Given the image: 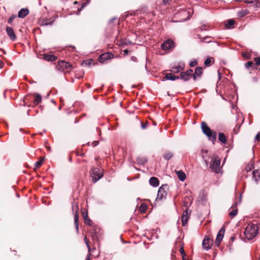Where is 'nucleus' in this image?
Masks as SVG:
<instances>
[{"instance_id": "603ef678", "label": "nucleus", "mask_w": 260, "mask_h": 260, "mask_svg": "<svg viewBox=\"0 0 260 260\" xmlns=\"http://www.w3.org/2000/svg\"><path fill=\"white\" fill-rule=\"evenodd\" d=\"M255 139L257 141H260V136L258 134H257L255 136Z\"/></svg>"}, {"instance_id": "473e14b6", "label": "nucleus", "mask_w": 260, "mask_h": 260, "mask_svg": "<svg viewBox=\"0 0 260 260\" xmlns=\"http://www.w3.org/2000/svg\"><path fill=\"white\" fill-rule=\"evenodd\" d=\"M211 38V37L210 36H206L203 38H200V41L201 42H205V43H210L212 42L211 40H210L209 39Z\"/></svg>"}, {"instance_id": "39448f33", "label": "nucleus", "mask_w": 260, "mask_h": 260, "mask_svg": "<svg viewBox=\"0 0 260 260\" xmlns=\"http://www.w3.org/2000/svg\"><path fill=\"white\" fill-rule=\"evenodd\" d=\"M175 43L171 39H168L165 41L161 45L162 50L167 51H170L175 48Z\"/></svg>"}, {"instance_id": "2f4dec72", "label": "nucleus", "mask_w": 260, "mask_h": 260, "mask_svg": "<svg viewBox=\"0 0 260 260\" xmlns=\"http://www.w3.org/2000/svg\"><path fill=\"white\" fill-rule=\"evenodd\" d=\"M173 156V154L171 152H168L164 154V158L166 160H170Z\"/></svg>"}, {"instance_id": "bf43d9fd", "label": "nucleus", "mask_w": 260, "mask_h": 260, "mask_svg": "<svg viewBox=\"0 0 260 260\" xmlns=\"http://www.w3.org/2000/svg\"><path fill=\"white\" fill-rule=\"evenodd\" d=\"M69 160L70 161H72V158L71 157L69 158Z\"/></svg>"}, {"instance_id": "72a5a7b5", "label": "nucleus", "mask_w": 260, "mask_h": 260, "mask_svg": "<svg viewBox=\"0 0 260 260\" xmlns=\"http://www.w3.org/2000/svg\"><path fill=\"white\" fill-rule=\"evenodd\" d=\"M235 20L234 19H229L228 21V23L225 24V26L227 28H231V26L235 24Z\"/></svg>"}, {"instance_id": "5fc2aeb1", "label": "nucleus", "mask_w": 260, "mask_h": 260, "mask_svg": "<svg viewBox=\"0 0 260 260\" xmlns=\"http://www.w3.org/2000/svg\"><path fill=\"white\" fill-rule=\"evenodd\" d=\"M125 54L127 55L128 53V50L127 49H125L123 51Z\"/></svg>"}, {"instance_id": "ddd939ff", "label": "nucleus", "mask_w": 260, "mask_h": 260, "mask_svg": "<svg viewBox=\"0 0 260 260\" xmlns=\"http://www.w3.org/2000/svg\"><path fill=\"white\" fill-rule=\"evenodd\" d=\"M184 64L183 63H179L177 66L172 67L171 71L174 73H178L184 69Z\"/></svg>"}, {"instance_id": "412c9836", "label": "nucleus", "mask_w": 260, "mask_h": 260, "mask_svg": "<svg viewBox=\"0 0 260 260\" xmlns=\"http://www.w3.org/2000/svg\"><path fill=\"white\" fill-rule=\"evenodd\" d=\"M203 68L201 67H198L196 69L194 74H192L193 79L196 80L197 78L200 77L202 73Z\"/></svg>"}, {"instance_id": "bb28decb", "label": "nucleus", "mask_w": 260, "mask_h": 260, "mask_svg": "<svg viewBox=\"0 0 260 260\" xmlns=\"http://www.w3.org/2000/svg\"><path fill=\"white\" fill-rule=\"evenodd\" d=\"M78 206L77 203L74 201L72 203V210L75 214H78Z\"/></svg>"}, {"instance_id": "6ab92c4d", "label": "nucleus", "mask_w": 260, "mask_h": 260, "mask_svg": "<svg viewBox=\"0 0 260 260\" xmlns=\"http://www.w3.org/2000/svg\"><path fill=\"white\" fill-rule=\"evenodd\" d=\"M236 204L233 205L231 207L232 210L229 212V215L232 218L236 216L238 213V209L236 208Z\"/></svg>"}, {"instance_id": "c03bdc74", "label": "nucleus", "mask_w": 260, "mask_h": 260, "mask_svg": "<svg viewBox=\"0 0 260 260\" xmlns=\"http://www.w3.org/2000/svg\"><path fill=\"white\" fill-rule=\"evenodd\" d=\"M15 16H13H13H11V17L8 19V23H11L13 21V19H14V18H15Z\"/></svg>"}, {"instance_id": "c9c22d12", "label": "nucleus", "mask_w": 260, "mask_h": 260, "mask_svg": "<svg viewBox=\"0 0 260 260\" xmlns=\"http://www.w3.org/2000/svg\"><path fill=\"white\" fill-rule=\"evenodd\" d=\"M252 5L255 8L260 7V2L258 1V0H254Z\"/></svg>"}, {"instance_id": "680f3d73", "label": "nucleus", "mask_w": 260, "mask_h": 260, "mask_svg": "<svg viewBox=\"0 0 260 260\" xmlns=\"http://www.w3.org/2000/svg\"><path fill=\"white\" fill-rule=\"evenodd\" d=\"M77 3V2H76V1H75V2H74V4H76Z\"/></svg>"}, {"instance_id": "393cba45", "label": "nucleus", "mask_w": 260, "mask_h": 260, "mask_svg": "<svg viewBox=\"0 0 260 260\" xmlns=\"http://www.w3.org/2000/svg\"><path fill=\"white\" fill-rule=\"evenodd\" d=\"M35 98L34 101V104L35 105H38L41 102V101L42 100V96L38 93H35Z\"/></svg>"}, {"instance_id": "c85d7f7f", "label": "nucleus", "mask_w": 260, "mask_h": 260, "mask_svg": "<svg viewBox=\"0 0 260 260\" xmlns=\"http://www.w3.org/2000/svg\"><path fill=\"white\" fill-rule=\"evenodd\" d=\"M255 64H254V63L252 61H248L245 64V67L247 69H254L255 68Z\"/></svg>"}, {"instance_id": "37998d69", "label": "nucleus", "mask_w": 260, "mask_h": 260, "mask_svg": "<svg viewBox=\"0 0 260 260\" xmlns=\"http://www.w3.org/2000/svg\"><path fill=\"white\" fill-rule=\"evenodd\" d=\"M254 61L256 65H260V57H256L254 58Z\"/></svg>"}, {"instance_id": "b1692460", "label": "nucleus", "mask_w": 260, "mask_h": 260, "mask_svg": "<svg viewBox=\"0 0 260 260\" xmlns=\"http://www.w3.org/2000/svg\"><path fill=\"white\" fill-rule=\"evenodd\" d=\"M176 173L180 181H183L185 179L186 175L182 171H176Z\"/></svg>"}, {"instance_id": "09e8293b", "label": "nucleus", "mask_w": 260, "mask_h": 260, "mask_svg": "<svg viewBox=\"0 0 260 260\" xmlns=\"http://www.w3.org/2000/svg\"><path fill=\"white\" fill-rule=\"evenodd\" d=\"M84 242H85L86 246L89 245V241H88L86 236L84 237Z\"/></svg>"}, {"instance_id": "f8f14e48", "label": "nucleus", "mask_w": 260, "mask_h": 260, "mask_svg": "<svg viewBox=\"0 0 260 260\" xmlns=\"http://www.w3.org/2000/svg\"><path fill=\"white\" fill-rule=\"evenodd\" d=\"M54 21L55 19L53 18H43L40 21V25L42 26L51 25Z\"/></svg>"}, {"instance_id": "4be33fe9", "label": "nucleus", "mask_w": 260, "mask_h": 260, "mask_svg": "<svg viewBox=\"0 0 260 260\" xmlns=\"http://www.w3.org/2000/svg\"><path fill=\"white\" fill-rule=\"evenodd\" d=\"M82 215H83V217L85 223L88 225H90V226L91 225V224L92 223V221H91V220L90 218H88L87 212H83L82 213Z\"/></svg>"}, {"instance_id": "864d4df0", "label": "nucleus", "mask_w": 260, "mask_h": 260, "mask_svg": "<svg viewBox=\"0 0 260 260\" xmlns=\"http://www.w3.org/2000/svg\"><path fill=\"white\" fill-rule=\"evenodd\" d=\"M3 62L0 60V68H2L3 67Z\"/></svg>"}, {"instance_id": "49530a36", "label": "nucleus", "mask_w": 260, "mask_h": 260, "mask_svg": "<svg viewBox=\"0 0 260 260\" xmlns=\"http://www.w3.org/2000/svg\"><path fill=\"white\" fill-rule=\"evenodd\" d=\"M254 0H244V3L246 4H252L253 3Z\"/></svg>"}, {"instance_id": "a18cd8bd", "label": "nucleus", "mask_w": 260, "mask_h": 260, "mask_svg": "<svg viewBox=\"0 0 260 260\" xmlns=\"http://www.w3.org/2000/svg\"><path fill=\"white\" fill-rule=\"evenodd\" d=\"M197 64V62L196 61H191L190 62L189 65L190 67H194Z\"/></svg>"}, {"instance_id": "dca6fc26", "label": "nucleus", "mask_w": 260, "mask_h": 260, "mask_svg": "<svg viewBox=\"0 0 260 260\" xmlns=\"http://www.w3.org/2000/svg\"><path fill=\"white\" fill-rule=\"evenodd\" d=\"M163 79V80H170L174 81L180 79V77L179 76H176L174 75L172 73H167Z\"/></svg>"}, {"instance_id": "423d86ee", "label": "nucleus", "mask_w": 260, "mask_h": 260, "mask_svg": "<svg viewBox=\"0 0 260 260\" xmlns=\"http://www.w3.org/2000/svg\"><path fill=\"white\" fill-rule=\"evenodd\" d=\"M56 67L58 70L65 72H69L72 70V66L64 61H59Z\"/></svg>"}, {"instance_id": "de8ad7c7", "label": "nucleus", "mask_w": 260, "mask_h": 260, "mask_svg": "<svg viewBox=\"0 0 260 260\" xmlns=\"http://www.w3.org/2000/svg\"><path fill=\"white\" fill-rule=\"evenodd\" d=\"M98 144H99V142L98 141H94L92 142V146L93 147H95V146H96L98 145Z\"/></svg>"}, {"instance_id": "5701e85b", "label": "nucleus", "mask_w": 260, "mask_h": 260, "mask_svg": "<svg viewBox=\"0 0 260 260\" xmlns=\"http://www.w3.org/2000/svg\"><path fill=\"white\" fill-rule=\"evenodd\" d=\"M43 58L48 61H53L56 59L57 57L54 55L52 54H45L44 55Z\"/></svg>"}, {"instance_id": "20e7f679", "label": "nucleus", "mask_w": 260, "mask_h": 260, "mask_svg": "<svg viewBox=\"0 0 260 260\" xmlns=\"http://www.w3.org/2000/svg\"><path fill=\"white\" fill-rule=\"evenodd\" d=\"M212 161L210 166L211 169L215 173H218L220 171V159L216 155H213Z\"/></svg>"}, {"instance_id": "7c9ffc66", "label": "nucleus", "mask_w": 260, "mask_h": 260, "mask_svg": "<svg viewBox=\"0 0 260 260\" xmlns=\"http://www.w3.org/2000/svg\"><path fill=\"white\" fill-rule=\"evenodd\" d=\"M44 160V158L43 157H41L39 160H38L35 162V167L36 168H40L41 166V165H42Z\"/></svg>"}, {"instance_id": "4d7b16f0", "label": "nucleus", "mask_w": 260, "mask_h": 260, "mask_svg": "<svg viewBox=\"0 0 260 260\" xmlns=\"http://www.w3.org/2000/svg\"><path fill=\"white\" fill-rule=\"evenodd\" d=\"M86 4V3L83 4L82 6L81 7V9L85 7Z\"/></svg>"}, {"instance_id": "f257e3e1", "label": "nucleus", "mask_w": 260, "mask_h": 260, "mask_svg": "<svg viewBox=\"0 0 260 260\" xmlns=\"http://www.w3.org/2000/svg\"><path fill=\"white\" fill-rule=\"evenodd\" d=\"M258 234V226L254 223H250L246 227L244 235L248 240L254 238Z\"/></svg>"}, {"instance_id": "a878e982", "label": "nucleus", "mask_w": 260, "mask_h": 260, "mask_svg": "<svg viewBox=\"0 0 260 260\" xmlns=\"http://www.w3.org/2000/svg\"><path fill=\"white\" fill-rule=\"evenodd\" d=\"M218 140L222 143H225L226 142V138L225 135L222 133H219L218 134Z\"/></svg>"}, {"instance_id": "1a4fd4ad", "label": "nucleus", "mask_w": 260, "mask_h": 260, "mask_svg": "<svg viewBox=\"0 0 260 260\" xmlns=\"http://www.w3.org/2000/svg\"><path fill=\"white\" fill-rule=\"evenodd\" d=\"M224 233H225V229L224 228H222L219 231V232L217 235L216 240H215V244L216 246H219L220 243L223 238Z\"/></svg>"}, {"instance_id": "6e6d98bb", "label": "nucleus", "mask_w": 260, "mask_h": 260, "mask_svg": "<svg viewBox=\"0 0 260 260\" xmlns=\"http://www.w3.org/2000/svg\"><path fill=\"white\" fill-rule=\"evenodd\" d=\"M116 18H112V19L110 21V22H112L113 20H116Z\"/></svg>"}, {"instance_id": "ea45409f", "label": "nucleus", "mask_w": 260, "mask_h": 260, "mask_svg": "<svg viewBox=\"0 0 260 260\" xmlns=\"http://www.w3.org/2000/svg\"><path fill=\"white\" fill-rule=\"evenodd\" d=\"M180 252L182 254L183 260H184V257L186 256V254L183 247L180 248Z\"/></svg>"}, {"instance_id": "7ed1b4c3", "label": "nucleus", "mask_w": 260, "mask_h": 260, "mask_svg": "<svg viewBox=\"0 0 260 260\" xmlns=\"http://www.w3.org/2000/svg\"><path fill=\"white\" fill-rule=\"evenodd\" d=\"M91 176L94 182L99 180L103 176V172L98 168H92L90 171Z\"/></svg>"}, {"instance_id": "9d476101", "label": "nucleus", "mask_w": 260, "mask_h": 260, "mask_svg": "<svg viewBox=\"0 0 260 260\" xmlns=\"http://www.w3.org/2000/svg\"><path fill=\"white\" fill-rule=\"evenodd\" d=\"M113 55L110 52H107L102 54L98 57V61L100 63H104L107 60L111 58Z\"/></svg>"}, {"instance_id": "58836bf2", "label": "nucleus", "mask_w": 260, "mask_h": 260, "mask_svg": "<svg viewBox=\"0 0 260 260\" xmlns=\"http://www.w3.org/2000/svg\"><path fill=\"white\" fill-rule=\"evenodd\" d=\"M87 247L88 248V251L89 252V253H90L91 252V248L89 246V245L87 246ZM91 255V254L90 253H89L88 254V255H87L86 258H85V260H90V256Z\"/></svg>"}, {"instance_id": "f704fd0d", "label": "nucleus", "mask_w": 260, "mask_h": 260, "mask_svg": "<svg viewBox=\"0 0 260 260\" xmlns=\"http://www.w3.org/2000/svg\"><path fill=\"white\" fill-rule=\"evenodd\" d=\"M212 59H213V58L211 57L207 58L204 61V64L207 67L210 66Z\"/></svg>"}, {"instance_id": "8fccbe9b", "label": "nucleus", "mask_w": 260, "mask_h": 260, "mask_svg": "<svg viewBox=\"0 0 260 260\" xmlns=\"http://www.w3.org/2000/svg\"><path fill=\"white\" fill-rule=\"evenodd\" d=\"M172 0H163L162 3L164 5H166L167 4H169L170 2L172 1Z\"/></svg>"}, {"instance_id": "0eeeda50", "label": "nucleus", "mask_w": 260, "mask_h": 260, "mask_svg": "<svg viewBox=\"0 0 260 260\" xmlns=\"http://www.w3.org/2000/svg\"><path fill=\"white\" fill-rule=\"evenodd\" d=\"M213 244V240L206 236L202 242L203 248L205 250H208L210 249Z\"/></svg>"}, {"instance_id": "2eb2a0df", "label": "nucleus", "mask_w": 260, "mask_h": 260, "mask_svg": "<svg viewBox=\"0 0 260 260\" xmlns=\"http://www.w3.org/2000/svg\"><path fill=\"white\" fill-rule=\"evenodd\" d=\"M7 32L10 38V39L12 41H15L16 39V36L15 35L13 29L11 27H7L6 28Z\"/></svg>"}, {"instance_id": "4c0bfd02", "label": "nucleus", "mask_w": 260, "mask_h": 260, "mask_svg": "<svg viewBox=\"0 0 260 260\" xmlns=\"http://www.w3.org/2000/svg\"><path fill=\"white\" fill-rule=\"evenodd\" d=\"M137 161L139 163L142 164H144L147 162V160L145 158H139L137 159Z\"/></svg>"}, {"instance_id": "a211bd4d", "label": "nucleus", "mask_w": 260, "mask_h": 260, "mask_svg": "<svg viewBox=\"0 0 260 260\" xmlns=\"http://www.w3.org/2000/svg\"><path fill=\"white\" fill-rule=\"evenodd\" d=\"M149 182L151 186L157 187L159 185V182L157 178L152 177L150 178Z\"/></svg>"}, {"instance_id": "6e6552de", "label": "nucleus", "mask_w": 260, "mask_h": 260, "mask_svg": "<svg viewBox=\"0 0 260 260\" xmlns=\"http://www.w3.org/2000/svg\"><path fill=\"white\" fill-rule=\"evenodd\" d=\"M193 71L191 69H188L186 72H182L180 74V78L186 81L190 79L192 76Z\"/></svg>"}, {"instance_id": "f03ea898", "label": "nucleus", "mask_w": 260, "mask_h": 260, "mask_svg": "<svg viewBox=\"0 0 260 260\" xmlns=\"http://www.w3.org/2000/svg\"><path fill=\"white\" fill-rule=\"evenodd\" d=\"M201 128L203 133L208 138L210 141L214 142L216 140V133L212 132L206 123L203 121L201 123Z\"/></svg>"}, {"instance_id": "4468645a", "label": "nucleus", "mask_w": 260, "mask_h": 260, "mask_svg": "<svg viewBox=\"0 0 260 260\" xmlns=\"http://www.w3.org/2000/svg\"><path fill=\"white\" fill-rule=\"evenodd\" d=\"M252 178L257 184L258 181H260V169L254 170L252 172Z\"/></svg>"}, {"instance_id": "79ce46f5", "label": "nucleus", "mask_w": 260, "mask_h": 260, "mask_svg": "<svg viewBox=\"0 0 260 260\" xmlns=\"http://www.w3.org/2000/svg\"><path fill=\"white\" fill-rule=\"evenodd\" d=\"M147 125H148L147 122H145V123L141 122V127L142 129H146L147 127Z\"/></svg>"}, {"instance_id": "f3484780", "label": "nucleus", "mask_w": 260, "mask_h": 260, "mask_svg": "<svg viewBox=\"0 0 260 260\" xmlns=\"http://www.w3.org/2000/svg\"><path fill=\"white\" fill-rule=\"evenodd\" d=\"M29 13V10L27 8L21 9L18 14V16L19 18H23L27 16Z\"/></svg>"}, {"instance_id": "e433bc0d", "label": "nucleus", "mask_w": 260, "mask_h": 260, "mask_svg": "<svg viewBox=\"0 0 260 260\" xmlns=\"http://www.w3.org/2000/svg\"><path fill=\"white\" fill-rule=\"evenodd\" d=\"M92 61V60L91 59H90L89 60H85L83 61L82 64L84 65L85 66H88L90 64Z\"/></svg>"}, {"instance_id": "9b49d317", "label": "nucleus", "mask_w": 260, "mask_h": 260, "mask_svg": "<svg viewBox=\"0 0 260 260\" xmlns=\"http://www.w3.org/2000/svg\"><path fill=\"white\" fill-rule=\"evenodd\" d=\"M167 195V192L166 190L163 186H161L158 189L156 200H162L166 198Z\"/></svg>"}, {"instance_id": "052dcab7", "label": "nucleus", "mask_w": 260, "mask_h": 260, "mask_svg": "<svg viewBox=\"0 0 260 260\" xmlns=\"http://www.w3.org/2000/svg\"><path fill=\"white\" fill-rule=\"evenodd\" d=\"M205 162L207 165L208 164L207 161L206 159H205Z\"/></svg>"}, {"instance_id": "aec40b11", "label": "nucleus", "mask_w": 260, "mask_h": 260, "mask_svg": "<svg viewBox=\"0 0 260 260\" xmlns=\"http://www.w3.org/2000/svg\"><path fill=\"white\" fill-rule=\"evenodd\" d=\"M188 213L187 210H186L183 212V213L182 216V221L183 226H185L188 220Z\"/></svg>"}, {"instance_id": "c756f323", "label": "nucleus", "mask_w": 260, "mask_h": 260, "mask_svg": "<svg viewBox=\"0 0 260 260\" xmlns=\"http://www.w3.org/2000/svg\"><path fill=\"white\" fill-rule=\"evenodd\" d=\"M78 214H74V224L75 225L76 229L77 231L79 230L78 227Z\"/></svg>"}, {"instance_id": "3c124183", "label": "nucleus", "mask_w": 260, "mask_h": 260, "mask_svg": "<svg viewBox=\"0 0 260 260\" xmlns=\"http://www.w3.org/2000/svg\"><path fill=\"white\" fill-rule=\"evenodd\" d=\"M251 168H253V167L252 166V165H251L249 168V166H247V168H246L247 169V171L248 172L249 171H251Z\"/></svg>"}, {"instance_id": "13d9d810", "label": "nucleus", "mask_w": 260, "mask_h": 260, "mask_svg": "<svg viewBox=\"0 0 260 260\" xmlns=\"http://www.w3.org/2000/svg\"><path fill=\"white\" fill-rule=\"evenodd\" d=\"M132 59L133 60L135 61L136 60V57L133 56V57H132Z\"/></svg>"}, {"instance_id": "cd10ccee", "label": "nucleus", "mask_w": 260, "mask_h": 260, "mask_svg": "<svg viewBox=\"0 0 260 260\" xmlns=\"http://www.w3.org/2000/svg\"><path fill=\"white\" fill-rule=\"evenodd\" d=\"M249 12L247 10H241L238 13V16L239 17H243L245 15L249 14Z\"/></svg>"}, {"instance_id": "a19ab883", "label": "nucleus", "mask_w": 260, "mask_h": 260, "mask_svg": "<svg viewBox=\"0 0 260 260\" xmlns=\"http://www.w3.org/2000/svg\"><path fill=\"white\" fill-rule=\"evenodd\" d=\"M140 209L142 212H145L146 209V206L145 204H141L140 207Z\"/></svg>"}]
</instances>
